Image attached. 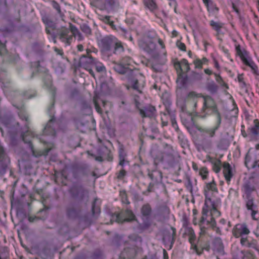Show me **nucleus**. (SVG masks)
Segmentation results:
<instances>
[{"label":"nucleus","mask_w":259,"mask_h":259,"mask_svg":"<svg viewBox=\"0 0 259 259\" xmlns=\"http://www.w3.org/2000/svg\"><path fill=\"white\" fill-rule=\"evenodd\" d=\"M133 88L138 90L140 93H141V92L139 90L138 81L137 80H135L134 84H133Z\"/></svg>","instance_id":"45"},{"label":"nucleus","mask_w":259,"mask_h":259,"mask_svg":"<svg viewBox=\"0 0 259 259\" xmlns=\"http://www.w3.org/2000/svg\"><path fill=\"white\" fill-rule=\"evenodd\" d=\"M139 45L141 48L148 53L152 52L156 48L153 38L149 36H146L141 39L139 42Z\"/></svg>","instance_id":"7"},{"label":"nucleus","mask_w":259,"mask_h":259,"mask_svg":"<svg viewBox=\"0 0 259 259\" xmlns=\"http://www.w3.org/2000/svg\"><path fill=\"white\" fill-rule=\"evenodd\" d=\"M213 63H214V67L217 69V70L220 71L221 70V67L220 66V64H219L218 60L217 59H214Z\"/></svg>","instance_id":"43"},{"label":"nucleus","mask_w":259,"mask_h":259,"mask_svg":"<svg viewBox=\"0 0 259 259\" xmlns=\"http://www.w3.org/2000/svg\"><path fill=\"white\" fill-rule=\"evenodd\" d=\"M55 51L59 55H63V52L62 50H59L58 49H55Z\"/></svg>","instance_id":"54"},{"label":"nucleus","mask_w":259,"mask_h":259,"mask_svg":"<svg viewBox=\"0 0 259 259\" xmlns=\"http://www.w3.org/2000/svg\"><path fill=\"white\" fill-rule=\"evenodd\" d=\"M226 142V140H224V139H222V140H220L217 144V147L219 149H224L225 148L224 144H225Z\"/></svg>","instance_id":"40"},{"label":"nucleus","mask_w":259,"mask_h":259,"mask_svg":"<svg viewBox=\"0 0 259 259\" xmlns=\"http://www.w3.org/2000/svg\"><path fill=\"white\" fill-rule=\"evenodd\" d=\"M120 214H119L117 216V220L119 222H132L136 220V216L134 214L133 212L131 210H126L125 211V218L123 220L119 219Z\"/></svg>","instance_id":"19"},{"label":"nucleus","mask_w":259,"mask_h":259,"mask_svg":"<svg viewBox=\"0 0 259 259\" xmlns=\"http://www.w3.org/2000/svg\"><path fill=\"white\" fill-rule=\"evenodd\" d=\"M102 103H103V106H105V104H106V102H105V101H102Z\"/></svg>","instance_id":"63"},{"label":"nucleus","mask_w":259,"mask_h":259,"mask_svg":"<svg viewBox=\"0 0 259 259\" xmlns=\"http://www.w3.org/2000/svg\"><path fill=\"white\" fill-rule=\"evenodd\" d=\"M104 19L107 21V22H109L110 20V17L109 16H106L104 17Z\"/></svg>","instance_id":"58"},{"label":"nucleus","mask_w":259,"mask_h":259,"mask_svg":"<svg viewBox=\"0 0 259 259\" xmlns=\"http://www.w3.org/2000/svg\"><path fill=\"white\" fill-rule=\"evenodd\" d=\"M185 234L189 237V242L195 241L196 235L193 229L191 227H186L185 229Z\"/></svg>","instance_id":"24"},{"label":"nucleus","mask_w":259,"mask_h":259,"mask_svg":"<svg viewBox=\"0 0 259 259\" xmlns=\"http://www.w3.org/2000/svg\"><path fill=\"white\" fill-rule=\"evenodd\" d=\"M213 74L216 78V80L217 81V82H218L219 83L223 82L225 86H227V84H226L224 82L222 77L220 76V75L219 73H213Z\"/></svg>","instance_id":"39"},{"label":"nucleus","mask_w":259,"mask_h":259,"mask_svg":"<svg viewBox=\"0 0 259 259\" xmlns=\"http://www.w3.org/2000/svg\"><path fill=\"white\" fill-rule=\"evenodd\" d=\"M217 130V127H213L206 130L204 132V136L206 137L208 136L209 137H213L215 135Z\"/></svg>","instance_id":"27"},{"label":"nucleus","mask_w":259,"mask_h":259,"mask_svg":"<svg viewBox=\"0 0 259 259\" xmlns=\"http://www.w3.org/2000/svg\"><path fill=\"white\" fill-rule=\"evenodd\" d=\"M193 213L194 214H196L197 213V211L196 209H193Z\"/></svg>","instance_id":"61"},{"label":"nucleus","mask_w":259,"mask_h":259,"mask_svg":"<svg viewBox=\"0 0 259 259\" xmlns=\"http://www.w3.org/2000/svg\"><path fill=\"white\" fill-rule=\"evenodd\" d=\"M176 46L179 48V49L181 51H184V52L186 51V45L184 42H183L180 40H178L176 42Z\"/></svg>","instance_id":"34"},{"label":"nucleus","mask_w":259,"mask_h":259,"mask_svg":"<svg viewBox=\"0 0 259 259\" xmlns=\"http://www.w3.org/2000/svg\"><path fill=\"white\" fill-rule=\"evenodd\" d=\"M68 33V30L65 29V30L63 31L60 34V38L62 41L65 42L67 45H69L70 44L72 38V36H67Z\"/></svg>","instance_id":"23"},{"label":"nucleus","mask_w":259,"mask_h":259,"mask_svg":"<svg viewBox=\"0 0 259 259\" xmlns=\"http://www.w3.org/2000/svg\"><path fill=\"white\" fill-rule=\"evenodd\" d=\"M82 30L89 34H91L92 32L91 29L90 28V27L87 26H84L82 29Z\"/></svg>","instance_id":"44"},{"label":"nucleus","mask_w":259,"mask_h":259,"mask_svg":"<svg viewBox=\"0 0 259 259\" xmlns=\"http://www.w3.org/2000/svg\"><path fill=\"white\" fill-rule=\"evenodd\" d=\"M95 64V60L92 56L85 58L83 61L80 62L79 66L88 71L91 75L95 78V74L92 68Z\"/></svg>","instance_id":"9"},{"label":"nucleus","mask_w":259,"mask_h":259,"mask_svg":"<svg viewBox=\"0 0 259 259\" xmlns=\"http://www.w3.org/2000/svg\"><path fill=\"white\" fill-rule=\"evenodd\" d=\"M202 1L206 8L209 15H217L218 14L220 9L212 0Z\"/></svg>","instance_id":"11"},{"label":"nucleus","mask_w":259,"mask_h":259,"mask_svg":"<svg viewBox=\"0 0 259 259\" xmlns=\"http://www.w3.org/2000/svg\"><path fill=\"white\" fill-rule=\"evenodd\" d=\"M7 158L4 148L0 145V163H2Z\"/></svg>","instance_id":"31"},{"label":"nucleus","mask_w":259,"mask_h":259,"mask_svg":"<svg viewBox=\"0 0 259 259\" xmlns=\"http://www.w3.org/2000/svg\"><path fill=\"white\" fill-rule=\"evenodd\" d=\"M145 7L151 12H154L158 10V6L156 0H143Z\"/></svg>","instance_id":"20"},{"label":"nucleus","mask_w":259,"mask_h":259,"mask_svg":"<svg viewBox=\"0 0 259 259\" xmlns=\"http://www.w3.org/2000/svg\"><path fill=\"white\" fill-rule=\"evenodd\" d=\"M208 192H209L212 195L218 194V190L217 187V184L214 181H212V182L208 183L206 184V189L205 190L204 192V195L206 196V194Z\"/></svg>","instance_id":"16"},{"label":"nucleus","mask_w":259,"mask_h":259,"mask_svg":"<svg viewBox=\"0 0 259 259\" xmlns=\"http://www.w3.org/2000/svg\"><path fill=\"white\" fill-rule=\"evenodd\" d=\"M208 212V209L203 207L202 211V217L200 220V222L202 224L204 223L207 220V213Z\"/></svg>","instance_id":"28"},{"label":"nucleus","mask_w":259,"mask_h":259,"mask_svg":"<svg viewBox=\"0 0 259 259\" xmlns=\"http://www.w3.org/2000/svg\"><path fill=\"white\" fill-rule=\"evenodd\" d=\"M171 121L172 126L174 127H176V126H178L176 120L175 118H171Z\"/></svg>","instance_id":"49"},{"label":"nucleus","mask_w":259,"mask_h":259,"mask_svg":"<svg viewBox=\"0 0 259 259\" xmlns=\"http://www.w3.org/2000/svg\"><path fill=\"white\" fill-rule=\"evenodd\" d=\"M93 101H94V103L95 104V107L96 111L98 113H99V114H102L103 112V111L98 103L97 97H94Z\"/></svg>","instance_id":"32"},{"label":"nucleus","mask_w":259,"mask_h":259,"mask_svg":"<svg viewBox=\"0 0 259 259\" xmlns=\"http://www.w3.org/2000/svg\"><path fill=\"white\" fill-rule=\"evenodd\" d=\"M95 159L97 161H102L103 160V158L102 156H96L95 157Z\"/></svg>","instance_id":"57"},{"label":"nucleus","mask_w":259,"mask_h":259,"mask_svg":"<svg viewBox=\"0 0 259 259\" xmlns=\"http://www.w3.org/2000/svg\"><path fill=\"white\" fill-rule=\"evenodd\" d=\"M223 174L227 184L230 183L231 180L233 177L235 169L228 162H224L222 165Z\"/></svg>","instance_id":"8"},{"label":"nucleus","mask_w":259,"mask_h":259,"mask_svg":"<svg viewBox=\"0 0 259 259\" xmlns=\"http://www.w3.org/2000/svg\"><path fill=\"white\" fill-rule=\"evenodd\" d=\"M77 48L78 50L80 52H81L83 50V47L81 44L77 45Z\"/></svg>","instance_id":"53"},{"label":"nucleus","mask_w":259,"mask_h":259,"mask_svg":"<svg viewBox=\"0 0 259 259\" xmlns=\"http://www.w3.org/2000/svg\"><path fill=\"white\" fill-rule=\"evenodd\" d=\"M209 161L212 164V169L213 171L217 174L220 172L223 165L220 159H212V158H210V160H209Z\"/></svg>","instance_id":"21"},{"label":"nucleus","mask_w":259,"mask_h":259,"mask_svg":"<svg viewBox=\"0 0 259 259\" xmlns=\"http://www.w3.org/2000/svg\"><path fill=\"white\" fill-rule=\"evenodd\" d=\"M237 79L239 83H242L243 85H245V82L244 81L243 74H238V76H237Z\"/></svg>","instance_id":"41"},{"label":"nucleus","mask_w":259,"mask_h":259,"mask_svg":"<svg viewBox=\"0 0 259 259\" xmlns=\"http://www.w3.org/2000/svg\"><path fill=\"white\" fill-rule=\"evenodd\" d=\"M235 51L236 55L239 57L243 64L249 67L256 78L258 79L259 78L258 66L249 56V53L245 49L242 48L239 44L235 45Z\"/></svg>","instance_id":"2"},{"label":"nucleus","mask_w":259,"mask_h":259,"mask_svg":"<svg viewBox=\"0 0 259 259\" xmlns=\"http://www.w3.org/2000/svg\"><path fill=\"white\" fill-rule=\"evenodd\" d=\"M174 65L177 74V82L182 86L185 85L188 80L187 73L190 70V65L188 61L184 58L180 61H175Z\"/></svg>","instance_id":"1"},{"label":"nucleus","mask_w":259,"mask_h":259,"mask_svg":"<svg viewBox=\"0 0 259 259\" xmlns=\"http://www.w3.org/2000/svg\"><path fill=\"white\" fill-rule=\"evenodd\" d=\"M192 74L193 75H194L197 76L199 78H201V75L199 73H197L196 72L193 71L192 72Z\"/></svg>","instance_id":"55"},{"label":"nucleus","mask_w":259,"mask_h":259,"mask_svg":"<svg viewBox=\"0 0 259 259\" xmlns=\"http://www.w3.org/2000/svg\"><path fill=\"white\" fill-rule=\"evenodd\" d=\"M152 207L149 203L143 204L141 208V213L146 219H149L152 215Z\"/></svg>","instance_id":"15"},{"label":"nucleus","mask_w":259,"mask_h":259,"mask_svg":"<svg viewBox=\"0 0 259 259\" xmlns=\"http://www.w3.org/2000/svg\"><path fill=\"white\" fill-rule=\"evenodd\" d=\"M208 174V168L205 166L202 167L199 169V174L203 180L207 179Z\"/></svg>","instance_id":"25"},{"label":"nucleus","mask_w":259,"mask_h":259,"mask_svg":"<svg viewBox=\"0 0 259 259\" xmlns=\"http://www.w3.org/2000/svg\"><path fill=\"white\" fill-rule=\"evenodd\" d=\"M178 35V32L177 30H174L171 32V36H172V37H176Z\"/></svg>","instance_id":"52"},{"label":"nucleus","mask_w":259,"mask_h":259,"mask_svg":"<svg viewBox=\"0 0 259 259\" xmlns=\"http://www.w3.org/2000/svg\"><path fill=\"white\" fill-rule=\"evenodd\" d=\"M195 241H193L192 242H189L191 244V249L193 250L197 254H200L202 253L201 251H200L197 247V246L195 243Z\"/></svg>","instance_id":"33"},{"label":"nucleus","mask_w":259,"mask_h":259,"mask_svg":"<svg viewBox=\"0 0 259 259\" xmlns=\"http://www.w3.org/2000/svg\"><path fill=\"white\" fill-rule=\"evenodd\" d=\"M240 239V244L244 246V245H247L248 247L250 246V243L248 242V240L247 237H245L244 236L241 237Z\"/></svg>","instance_id":"37"},{"label":"nucleus","mask_w":259,"mask_h":259,"mask_svg":"<svg viewBox=\"0 0 259 259\" xmlns=\"http://www.w3.org/2000/svg\"><path fill=\"white\" fill-rule=\"evenodd\" d=\"M188 56H189L190 58H191V57H192V52H191V51H189L188 52Z\"/></svg>","instance_id":"60"},{"label":"nucleus","mask_w":259,"mask_h":259,"mask_svg":"<svg viewBox=\"0 0 259 259\" xmlns=\"http://www.w3.org/2000/svg\"><path fill=\"white\" fill-rule=\"evenodd\" d=\"M140 114L142 118L149 117L151 118L155 116L156 109L155 107L148 104L143 107V108H139Z\"/></svg>","instance_id":"10"},{"label":"nucleus","mask_w":259,"mask_h":259,"mask_svg":"<svg viewBox=\"0 0 259 259\" xmlns=\"http://www.w3.org/2000/svg\"><path fill=\"white\" fill-rule=\"evenodd\" d=\"M41 19H42L43 23L45 24H46V25H47L48 26H52V25L53 24V22L48 16H47V15L43 16L42 17Z\"/></svg>","instance_id":"30"},{"label":"nucleus","mask_w":259,"mask_h":259,"mask_svg":"<svg viewBox=\"0 0 259 259\" xmlns=\"http://www.w3.org/2000/svg\"><path fill=\"white\" fill-rule=\"evenodd\" d=\"M221 204V199L217 195H212L208 192L205 196L204 206L211 211H217Z\"/></svg>","instance_id":"4"},{"label":"nucleus","mask_w":259,"mask_h":259,"mask_svg":"<svg viewBox=\"0 0 259 259\" xmlns=\"http://www.w3.org/2000/svg\"><path fill=\"white\" fill-rule=\"evenodd\" d=\"M104 45L107 51L111 50L112 47L113 48V53L115 54L123 52L124 51L121 42L115 38V40L111 38L107 39L104 42Z\"/></svg>","instance_id":"5"},{"label":"nucleus","mask_w":259,"mask_h":259,"mask_svg":"<svg viewBox=\"0 0 259 259\" xmlns=\"http://www.w3.org/2000/svg\"><path fill=\"white\" fill-rule=\"evenodd\" d=\"M96 200H95L92 204V211L93 215L100 214L101 210L99 207L96 205Z\"/></svg>","instance_id":"29"},{"label":"nucleus","mask_w":259,"mask_h":259,"mask_svg":"<svg viewBox=\"0 0 259 259\" xmlns=\"http://www.w3.org/2000/svg\"><path fill=\"white\" fill-rule=\"evenodd\" d=\"M253 122V125L247 129L248 132L250 133L252 138L259 136V119H255Z\"/></svg>","instance_id":"14"},{"label":"nucleus","mask_w":259,"mask_h":259,"mask_svg":"<svg viewBox=\"0 0 259 259\" xmlns=\"http://www.w3.org/2000/svg\"><path fill=\"white\" fill-rule=\"evenodd\" d=\"M250 231L245 223L236 224L232 230L233 236L236 238L248 235Z\"/></svg>","instance_id":"6"},{"label":"nucleus","mask_w":259,"mask_h":259,"mask_svg":"<svg viewBox=\"0 0 259 259\" xmlns=\"http://www.w3.org/2000/svg\"><path fill=\"white\" fill-rule=\"evenodd\" d=\"M255 149H254L256 151H257V153H259V144H257L255 146Z\"/></svg>","instance_id":"59"},{"label":"nucleus","mask_w":259,"mask_h":259,"mask_svg":"<svg viewBox=\"0 0 259 259\" xmlns=\"http://www.w3.org/2000/svg\"><path fill=\"white\" fill-rule=\"evenodd\" d=\"M125 162V160L123 157H120V160L119 162V164L122 166H123Z\"/></svg>","instance_id":"48"},{"label":"nucleus","mask_w":259,"mask_h":259,"mask_svg":"<svg viewBox=\"0 0 259 259\" xmlns=\"http://www.w3.org/2000/svg\"><path fill=\"white\" fill-rule=\"evenodd\" d=\"M8 257L7 256L3 257L0 254V259H7Z\"/></svg>","instance_id":"62"},{"label":"nucleus","mask_w":259,"mask_h":259,"mask_svg":"<svg viewBox=\"0 0 259 259\" xmlns=\"http://www.w3.org/2000/svg\"><path fill=\"white\" fill-rule=\"evenodd\" d=\"M166 115H166V114H165V113H164V114H163V116H164V117L166 116Z\"/></svg>","instance_id":"64"},{"label":"nucleus","mask_w":259,"mask_h":259,"mask_svg":"<svg viewBox=\"0 0 259 259\" xmlns=\"http://www.w3.org/2000/svg\"><path fill=\"white\" fill-rule=\"evenodd\" d=\"M208 59L206 57H203L201 59L197 58L193 61L194 65L195 68L201 69L202 68L203 65L208 63Z\"/></svg>","instance_id":"22"},{"label":"nucleus","mask_w":259,"mask_h":259,"mask_svg":"<svg viewBox=\"0 0 259 259\" xmlns=\"http://www.w3.org/2000/svg\"><path fill=\"white\" fill-rule=\"evenodd\" d=\"M161 121H162V125L163 126H165L168 124V121L167 120H165L164 119V117H161Z\"/></svg>","instance_id":"51"},{"label":"nucleus","mask_w":259,"mask_h":259,"mask_svg":"<svg viewBox=\"0 0 259 259\" xmlns=\"http://www.w3.org/2000/svg\"><path fill=\"white\" fill-rule=\"evenodd\" d=\"M70 31H71L73 35L76 37L78 34L80 32L77 27L73 25L70 26Z\"/></svg>","instance_id":"36"},{"label":"nucleus","mask_w":259,"mask_h":259,"mask_svg":"<svg viewBox=\"0 0 259 259\" xmlns=\"http://www.w3.org/2000/svg\"><path fill=\"white\" fill-rule=\"evenodd\" d=\"M158 42L159 45L161 46L162 49H165V45L163 40L161 38H159L158 39Z\"/></svg>","instance_id":"47"},{"label":"nucleus","mask_w":259,"mask_h":259,"mask_svg":"<svg viewBox=\"0 0 259 259\" xmlns=\"http://www.w3.org/2000/svg\"><path fill=\"white\" fill-rule=\"evenodd\" d=\"M204 71L205 73H206V74L209 75H210L212 74H213V73H212V71L208 68L205 69L204 70Z\"/></svg>","instance_id":"50"},{"label":"nucleus","mask_w":259,"mask_h":259,"mask_svg":"<svg viewBox=\"0 0 259 259\" xmlns=\"http://www.w3.org/2000/svg\"><path fill=\"white\" fill-rule=\"evenodd\" d=\"M126 172L124 169H121L117 175V178L118 179H123L126 175Z\"/></svg>","instance_id":"38"},{"label":"nucleus","mask_w":259,"mask_h":259,"mask_svg":"<svg viewBox=\"0 0 259 259\" xmlns=\"http://www.w3.org/2000/svg\"><path fill=\"white\" fill-rule=\"evenodd\" d=\"M94 66L96 67V70L98 72H106V68L102 63L96 62L95 61V64Z\"/></svg>","instance_id":"26"},{"label":"nucleus","mask_w":259,"mask_h":259,"mask_svg":"<svg viewBox=\"0 0 259 259\" xmlns=\"http://www.w3.org/2000/svg\"><path fill=\"white\" fill-rule=\"evenodd\" d=\"M76 36L78 37V39L79 40H81L83 39V36H82V34H81L80 32H79V34H78Z\"/></svg>","instance_id":"56"},{"label":"nucleus","mask_w":259,"mask_h":259,"mask_svg":"<svg viewBox=\"0 0 259 259\" xmlns=\"http://www.w3.org/2000/svg\"><path fill=\"white\" fill-rule=\"evenodd\" d=\"M209 25L212 29L217 32V36L221 34V30L224 26V24L223 23L217 22L212 20L210 21Z\"/></svg>","instance_id":"17"},{"label":"nucleus","mask_w":259,"mask_h":259,"mask_svg":"<svg viewBox=\"0 0 259 259\" xmlns=\"http://www.w3.org/2000/svg\"><path fill=\"white\" fill-rule=\"evenodd\" d=\"M246 207L247 210L251 211V217L253 220L257 221L256 215L258 213L257 205L254 203L252 198H249L246 201Z\"/></svg>","instance_id":"12"},{"label":"nucleus","mask_w":259,"mask_h":259,"mask_svg":"<svg viewBox=\"0 0 259 259\" xmlns=\"http://www.w3.org/2000/svg\"><path fill=\"white\" fill-rule=\"evenodd\" d=\"M192 167L194 170L197 171L198 170V166L196 163L195 162H192Z\"/></svg>","instance_id":"46"},{"label":"nucleus","mask_w":259,"mask_h":259,"mask_svg":"<svg viewBox=\"0 0 259 259\" xmlns=\"http://www.w3.org/2000/svg\"><path fill=\"white\" fill-rule=\"evenodd\" d=\"M245 164L248 169L259 168V153L254 149H249L245 156Z\"/></svg>","instance_id":"3"},{"label":"nucleus","mask_w":259,"mask_h":259,"mask_svg":"<svg viewBox=\"0 0 259 259\" xmlns=\"http://www.w3.org/2000/svg\"><path fill=\"white\" fill-rule=\"evenodd\" d=\"M202 98L204 99L202 107L203 111L208 108H213L215 107L214 101L211 97L209 96H202Z\"/></svg>","instance_id":"18"},{"label":"nucleus","mask_w":259,"mask_h":259,"mask_svg":"<svg viewBox=\"0 0 259 259\" xmlns=\"http://www.w3.org/2000/svg\"><path fill=\"white\" fill-rule=\"evenodd\" d=\"M241 134L244 138H248L250 140L252 139L250 133H247L244 130H241Z\"/></svg>","instance_id":"42"},{"label":"nucleus","mask_w":259,"mask_h":259,"mask_svg":"<svg viewBox=\"0 0 259 259\" xmlns=\"http://www.w3.org/2000/svg\"><path fill=\"white\" fill-rule=\"evenodd\" d=\"M203 96L201 94H198L194 91H190L186 95L185 97V101L186 102L193 101L194 102V107L197 106V99L202 97Z\"/></svg>","instance_id":"13"},{"label":"nucleus","mask_w":259,"mask_h":259,"mask_svg":"<svg viewBox=\"0 0 259 259\" xmlns=\"http://www.w3.org/2000/svg\"><path fill=\"white\" fill-rule=\"evenodd\" d=\"M51 4L53 7L57 10L58 13H61V10L60 5L55 1L53 0L51 1Z\"/></svg>","instance_id":"35"}]
</instances>
